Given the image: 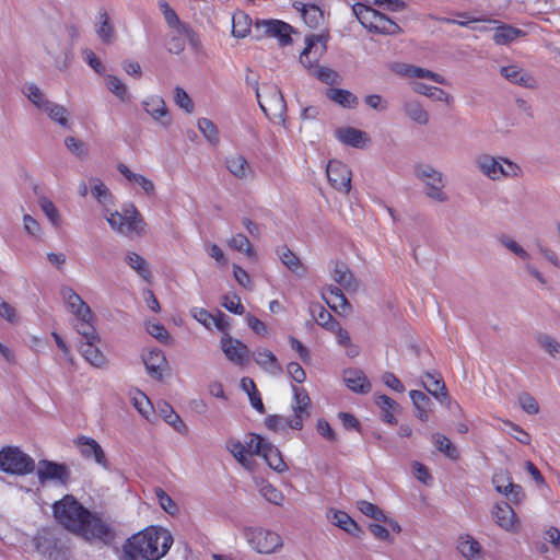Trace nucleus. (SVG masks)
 Returning <instances> with one entry per match:
<instances>
[{"instance_id": "obj_1", "label": "nucleus", "mask_w": 560, "mask_h": 560, "mask_svg": "<svg viewBox=\"0 0 560 560\" xmlns=\"http://www.w3.org/2000/svg\"><path fill=\"white\" fill-rule=\"evenodd\" d=\"M52 509L57 522L74 534L82 535L85 538L100 539L107 537L109 534L108 526L70 494L57 501Z\"/></svg>"}, {"instance_id": "obj_2", "label": "nucleus", "mask_w": 560, "mask_h": 560, "mask_svg": "<svg viewBox=\"0 0 560 560\" xmlns=\"http://www.w3.org/2000/svg\"><path fill=\"white\" fill-rule=\"evenodd\" d=\"M475 165L480 174L491 182L518 179L523 176V168L505 156H494L481 153L476 156Z\"/></svg>"}, {"instance_id": "obj_3", "label": "nucleus", "mask_w": 560, "mask_h": 560, "mask_svg": "<svg viewBox=\"0 0 560 560\" xmlns=\"http://www.w3.org/2000/svg\"><path fill=\"white\" fill-rule=\"evenodd\" d=\"M413 174L424 186V195L439 203L448 201V195L445 192L446 177L443 172L429 163H418L413 167Z\"/></svg>"}, {"instance_id": "obj_4", "label": "nucleus", "mask_w": 560, "mask_h": 560, "mask_svg": "<svg viewBox=\"0 0 560 560\" xmlns=\"http://www.w3.org/2000/svg\"><path fill=\"white\" fill-rule=\"evenodd\" d=\"M174 542L171 532L159 525L142 529V559L160 560L167 555Z\"/></svg>"}, {"instance_id": "obj_5", "label": "nucleus", "mask_w": 560, "mask_h": 560, "mask_svg": "<svg viewBox=\"0 0 560 560\" xmlns=\"http://www.w3.org/2000/svg\"><path fill=\"white\" fill-rule=\"evenodd\" d=\"M352 11L359 22L369 31L394 35L399 32V26L383 13L365 3H355Z\"/></svg>"}, {"instance_id": "obj_6", "label": "nucleus", "mask_w": 560, "mask_h": 560, "mask_svg": "<svg viewBox=\"0 0 560 560\" xmlns=\"http://www.w3.org/2000/svg\"><path fill=\"white\" fill-rule=\"evenodd\" d=\"M256 97L262 112L275 122L283 124L287 104L280 89L275 84H264L256 90Z\"/></svg>"}, {"instance_id": "obj_7", "label": "nucleus", "mask_w": 560, "mask_h": 560, "mask_svg": "<svg viewBox=\"0 0 560 560\" xmlns=\"http://www.w3.org/2000/svg\"><path fill=\"white\" fill-rule=\"evenodd\" d=\"M244 536L250 547L258 553L272 555L283 547L282 537L271 529L262 527H247Z\"/></svg>"}, {"instance_id": "obj_8", "label": "nucleus", "mask_w": 560, "mask_h": 560, "mask_svg": "<svg viewBox=\"0 0 560 560\" xmlns=\"http://www.w3.org/2000/svg\"><path fill=\"white\" fill-rule=\"evenodd\" d=\"M35 468L34 459L16 446H7L0 450V470L10 474L24 476Z\"/></svg>"}, {"instance_id": "obj_9", "label": "nucleus", "mask_w": 560, "mask_h": 560, "mask_svg": "<svg viewBox=\"0 0 560 560\" xmlns=\"http://www.w3.org/2000/svg\"><path fill=\"white\" fill-rule=\"evenodd\" d=\"M247 445L250 450L254 448L255 455L261 456L268 466L277 472H284L288 470V466L284 463L280 451L260 435L250 434Z\"/></svg>"}, {"instance_id": "obj_10", "label": "nucleus", "mask_w": 560, "mask_h": 560, "mask_svg": "<svg viewBox=\"0 0 560 560\" xmlns=\"http://www.w3.org/2000/svg\"><path fill=\"white\" fill-rule=\"evenodd\" d=\"M103 217L112 230L121 235L131 236L132 233L138 231V210L133 206L124 209L121 212L105 209Z\"/></svg>"}, {"instance_id": "obj_11", "label": "nucleus", "mask_w": 560, "mask_h": 560, "mask_svg": "<svg viewBox=\"0 0 560 560\" xmlns=\"http://www.w3.org/2000/svg\"><path fill=\"white\" fill-rule=\"evenodd\" d=\"M186 40L189 42L192 49L198 50L201 47L199 36L187 25L168 28L165 47L171 54H179L184 50Z\"/></svg>"}, {"instance_id": "obj_12", "label": "nucleus", "mask_w": 560, "mask_h": 560, "mask_svg": "<svg viewBox=\"0 0 560 560\" xmlns=\"http://www.w3.org/2000/svg\"><path fill=\"white\" fill-rule=\"evenodd\" d=\"M327 35L311 34L305 37V47L300 55L301 65L308 71L318 66L327 50Z\"/></svg>"}, {"instance_id": "obj_13", "label": "nucleus", "mask_w": 560, "mask_h": 560, "mask_svg": "<svg viewBox=\"0 0 560 560\" xmlns=\"http://www.w3.org/2000/svg\"><path fill=\"white\" fill-rule=\"evenodd\" d=\"M500 244L523 262L524 270L529 277L537 280L540 285H547L548 281L546 277L532 262V255L518 242L510 236H502Z\"/></svg>"}, {"instance_id": "obj_14", "label": "nucleus", "mask_w": 560, "mask_h": 560, "mask_svg": "<svg viewBox=\"0 0 560 560\" xmlns=\"http://www.w3.org/2000/svg\"><path fill=\"white\" fill-rule=\"evenodd\" d=\"M327 178L334 189L341 194H349L351 190V170L338 160H331L326 168Z\"/></svg>"}, {"instance_id": "obj_15", "label": "nucleus", "mask_w": 560, "mask_h": 560, "mask_svg": "<svg viewBox=\"0 0 560 560\" xmlns=\"http://www.w3.org/2000/svg\"><path fill=\"white\" fill-rule=\"evenodd\" d=\"M255 26L256 30L260 32V35L277 38L282 46L292 43L291 34L293 28L285 22L279 20H261L257 21Z\"/></svg>"}, {"instance_id": "obj_16", "label": "nucleus", "mask_w": 560, "mask_h": 560, "mask_svg": "<svg viewBox=\"0 0 560 560\" xmlns=\"http://www.w3.org/2000/svg\"><path fill=\"white\" fill-rule=\"evenodd\" d=\"M293 417L288 424L291 429L301 430L303 427V419L310 415L311 399L304 388L293 386Z\"/></svg>"}, {"instance_id": "obj_17", "label": "nucleus", "mask_w": 560, "mask_h": 560, "mask_svg": "<svg viewBox=\"0 0 560 560\" xmlns=\"http://www.w3.org/2000/svg\"><path fill=\"white\" fill-rule=\"evenodd\" d=\"M37 477L40 483L47 480H54L66 485L70 478V471L63 464L44 459L38 463Z\"/></svg>"}, {"instance_id": "obj_18", "label": "nucleus", "mask_w": 560, "mask_h": 560, "mask_svg": "<svg viewBox=\"0 0 560 560\" xmlns=\"http://www.w3.org/2000/svg\"><path fill=\"white\" fill-rule=\"evenodd\" d=\"M492 517L494 523L502 529L516 533L520 524L514 510L506 502H498L492 508Z\"/></svg>"}, {"instance_id": "obj_19", "label": "nucleus", "mask_w": 560, "mask_h": 560, "mask_svg": "<svg viewBox=\"0 0 560 560\" xmlns=\"http://www.w3.org/2000/svg\"><path fill=\"white\" fill-rule=\"evenodd\" d=\"M500 74L512 84L532 90L538 86L535 77L517 65L502 66L500 68Z\"/></svg>"}, {"instance_id": "obj_20", "label": "nucleus", "mask_w": 560, "mask_h": 560, "mask_svg": "<svg viewBox=\"0 0 560 560\" xmlns=\"http://www.w3.org/2000/svg\"><path fill=\"white\" fill-rule=\"evenodd\" d=\"M77 447L80 451V454L86 459H94V462L101 465L104 468L108 467V462L106 459L105 453L102 446L96 442V440L89 436H79L74 441Z\"/></svg>"}, {"instance_id": "obj_21", "label": "nucleus", "mask_w": 560, "mask_h": 560, "mask_svg": "<svg viewBox=\"0 0 560 560\" xmlns=\"http://www.w3.org/2000/svg\"><path fill=\"white\" fill-rule=\"evenodd\" d=\"M330 277L346 292L353 293L359 290L360 282L346 262L335 261Z\"/></svg>"}, {"instance_id": "obj_22", "label": "nucleus", "mask_w": 560, "mask_h": 560, "mask_svg": "<svg viewBox=\"0 0 560 560\" xmlns=\"http://www.w3.org/2000/svg\"><path fill=\"white\" fill-rule=\"evenodd\" d=\"M221 349L228 360L243 365L248 358V348L245 343L225 334L221 339Z\"/></svg>"}, {"instance_id": "obj_23", "label": "nucleus", "mask_w": 560, "mask_h": 560, "mask_svg": "<svg viewBox=\"0 0 560 560\" xmlns=\"http://www.w3.org/2000/svg\"><path fill=\"white\" fill-rule=\"evenodd\" d=\"M61 296L69 310L77 318L92 317L90 306L81 299V296L70 287L61 289Z\"/></svg>"}, {"instance_id": "obj_24", "label": "nucleus", "mask_w": 560, "mask_h": 560, "mask_svg": "<svg viewBox=\"0 0 560 560\" xmlns=\"http://www.w3.org/2000/svg\"><path fill=\"white\" fill-rule=\"evenodd\" d=\"M225 166L231 175L237 179L247 180L255 176L254 168L242 154L233 153L226 156Z\"/></svg>"}, {"instance_id": "obj_25", "label": "nucleus", "mask_w": 560, "mask_h": 560, "mask_svg": "<svg viewBox=\"0 0 560 560\" xmlns=\"http://www.w3.org/2000/svg\"><path fill=\"white\" fill-rule=\"evenodd\" d=\"M145 112L162 127L167 128L172 122L165 102L159 96H154L144 102Z\"/></svg>"}, {"instance_id": "obj_26", "label": "nucleus", "mask_w": 560, "mask_h": 560, "mask_svg": "<svg viewBox=\"0 0 560 560\" xmlns=\"http://www.w3.org/2000/svg\"><path fill=\"white\" fill-rule=\"evenodd\" d=\"M405 116L419 126H427L430 122V114L423 105L415 98H407L402 102Z\"/></svg>"}, {"instance_id": "obj_27", "label": "nucleus", "mask_w": 560, "mask_h": 560, "mask_svg": "<svg viewBox=\"0 0 560 560\" xmlns=\"http://www.w3.org/2000/svg\"><path fill=\"white\" fill-rule=\"evenodd\" d=\"M335 136L343 144L353 148H364L370 141L369 135L365 131L353 127L339 128L335 131Z\"/></svg>"}, {"instance_id": "obj_28", "label": "nucleus", "mask_w": 560, "mask_h": 560, "mask_svg": "<svg viewBox=\"0 0 560 560\" xmlns=\"http://www.w3.org/2000/svg\"><path fill=\"white\" fill-rule=\"evenodd\" d=\"M148 374L156 381L163 378V372L167 369V361L163 351L153 349L149 352V357L144 361Z\"/></svg>"}, {"instance_id": "obj_29", "label": "nucleus", "mask_w": 560, "mask_h": 560, "mask_svg": "<svg viewBox=\"0 0 560 560\" xmlns=\"http://www.w3.org/2000/svg\"><path fill=\"white\" fill-rule=\"evenodd\" d=\"M226 448L232 454V456L246 469L250 470L254 465L253 455L254 448H249L238 440H229L226 442Z\"/></svg>"}, {"instance_id": "obj_30", "label": "nucleus", "mask_w": 560, "mask_h": 560, "mask_svg": "<svg viewBox=\"0 0 560 560\" xmlns=\"http://www.w3.org/2000/svg\"><path fill=\"white\" fill-rule=\"evenodd\" d=\"M457 549L466 560H483V548L471 535L460 536Z\"/></svg>"}, {"instance_id": "obj_31", "label": "nucleus", "mask_w": 560, "mask_h": 560, "mask_svg": "<svg viewBox=\"0 0 560 560\" xmlns=\"http://www.w3.org/2000/svg\"><path fill=\"white\" fill-rule=\"evenodd\" d=\"M253 360L258 366L271 375H279L282 373V368L277 357L268 349H257L253 353Z\"/></svg>"}, {"instance_id": "obj_32", "label": "nucleus", "mask_w": 560, "mask_h": 560, "mask_svg": "<svg viewBox=\"0 0 560 560\" xmlns=\"http://www.w3.org/2000/svg\"><path fill=\"white\" fill-rule=\"evenodd\" d=\"M343 382L354 393L365 394L371 390V383L365 374L357 369H349L343 372Z\"/></svg>"}, {"instance_id": "obj_33", "label": "nucleus", "mask_w": 560, "mask_h": 560, "mask_svg": "<svg viewBox=\"0 0 560 560\" xmlns=\"http://www.w3.org/2000/svg\"><path fill=\"white\" fill-rule=\"evenodd\" d=\"M293 7L301 12L305 24H307L311 28H316L322 24L324 14L319 7L315 4H305L299 1H295Z\"/></svg>"}, {"instance_id": "obj_34", "label": "nucleus", "mask_w": 560, "mask_h": 560, "mask_svg": "<svg viewBox=\"0 0 560 560\" xmlns=\"http://www.w3.org/2000/svg\"><path fill=\"white\" fill-rule=\"evenodd\" d=\"M412 90L418 94L424 95L433 101L441 102L446 105H452L454 102V98L451 94L436 86L427 85L421 82H415L412 84Z\"/></svg>"}, {"instance_id": "obj_35", "label": "nucleus", "mask_w": 560, "mask_h": 560, "mask_svg": "<svg viewBox=\"0 0 560 560\" xmlns=\"http://www.w3.org/2000/svg\"><path fill=\"white\" fill-rule=\"evenodd\" d=\"M534 339L541 351L551 359L560 361V341L556 337L547 332H538Z\"/></svg>"}, {"instance_id": "obj_36", "label": "nucleus", "mask_w": 560, "mask_h": 560, "mask_svg": "<svg viewBox=\"0 0 560 560\" xmlns=\"http://www.w3.org/2000/svg\"><path fill=\"white\" fill-rule=\"evenodd\" d=\"M96 342L97 341H81L79 350L91 365L102 368L106 364V357L96 347Z\"/></svg>"}, {"instance_id": "obj_37", "label": "nucleus", "mask_w": 560, "mask_h": 560, "mask_svg": "<svg viewBox=\"0 0 560 560\" xmlns=\"http://www.w3.org/2000/svg\"><path fill=\"white\" fill-rule=\"evenodd\" d=\"M24 96L39 110H44L51 101H49L45 93L33 82H26L22 86Z\"/></svg>"}, {"instance_id": "obj_38", "label": "nucleus", "mask_w": 560, "mask_h": 560, "mask_svg": "<svg viewBox=\"0 0 560 560\" xmlns=\"http://www.w3.org/2000/svg\"><path fill=\"white\" fill-rule=\"evenodd\" d=\"M425 381H423L424 388L433 395L436 399L441 401L447 400L451 404V400L447 395V390L445 384L441 377H435L431 373H425Z\"/></svg>"}, {"instance_id": "obj_39", "label": "nucleus", "mask_w": 560, "mask_h": 560, "mask_svg": "<svg viewBox=\"0 0 560 560\" xmlns=\"http://www.w3.org/2000/svg\"><path fill=\"white\" fill-rule=\"evenodd\" d=\"M279 257L282 264L285 267H288L292 272H294L299 277L305 276V268L302 261L288 247L283 246L279 249Z\"/></svg>"}, {"instance_id": "obj_40", "label": "nucleus", "mask_w": 560, "mask_h": 560, "mask_svg": "<svg viewBox=\"0 0 560 560\" xmlns=\"http://www.w3.org/2000/svg\"><path fill=\"white\" fill-rule=\"evenodd\" d=\"M252 20L243 11H237L232 18V34L237 38H244L249 34Z\"/></svg>"}, {"instance_id": "obj_41", "label": "nucleus", "mask_w": 560, "mask_h": 560, "mask_svg": "<svg viewBox=\"0 0 560 560\" xmlns=\"http://www.w3.org/2000/svg\"><path fill=\"white\" fill-rule=\"evenodd\" d=\"M145 331L162 345H171L172 337L164 325L153 319H147L144 323Z\"/></svg>"}, {"instance_id": "obj_42", "label": "nucleus", "mask_w": 560, "mask_h": 560, "mask_svg": "<svg viewBox=\"0 0 560 560\" xmlns=\"http://www.w3.org/2000/svg\"><path fill=\"white\" fill-rule=\"evenodd\" d=\"M326 95L342 107L353 108L358 105V97L348 90L330 89L326 92Z\"/></svg>"}, {"instance_id": "obj_43", "label": "nucleus", "mask_w": 560, "mask_h": 560, "mask_svg": "<svg viewBox=\"0 0 560 560\" xmlns=\"http://www.w3.org/2000/svg\"><path fill=\"white\" fill-rule=\"evenodd\" d=\"M47 116L58 124L62 128H69V112L68 109L55 102H50L49 105L46 106V108L43 110Z\"/></svg>"}, {"instance_id": "obj_44", "label": "nucleus", "mask_w": 560, "mask_h": 560, "mask_svg": "<svg viewBox=\"0 0 560 560\" xmlns=\"http://www.w3.org/2000/svg\"><path fill=\"white\" fill-rule=\"evenodd\" d=\"M432 442L434 446L450 459L457 460L459 458V452L457 447L445 435L441 433H434L432 435Z\"/></svg>"}, {"instance_id": "obj_45", "label": "nucleus", "mask_w": 560, "mask_h": 560, "mask_svg": "<svg viewBox=\"0 0 560 560\" xmlns=\"http://www.w3.org/2000/svg\"><path fill=\"white\" fill-rule=\"evenodd\" d=\"M522 35H524L522 30L512 27L510 25H501L495 28L493 34V42L497 45H508Z\"/></svg>"}, {"instance_id": "obj_46", "label": "nucleus", "mask_w": 560, "mask_h": 560, "mask_svg": "<svg viewBox=\"0 0 560 560\" xmlns=\"http://www.w3.org/2000/svg\"><path fill=\"white\" fill-rule=\"evenodd\" d=\"M375 404L382 410L383 420L389 424H395L396 418L394 416V410L397 408V404L386 395L375 396Z\"/></svg>"}, {"instance_id": "obj_47", "label": "nucleus", "mask_w": 560, "mask_h": 560, "mask_svg": "<svg viewBox=\"0 0 560 560\" xmlns=\"http://www.w3.org/2000/svg\"><path fill=\"white\" fill-rule=\"evenodd\" d=\"M310 312L317 325L324 327L327 330H329L332 325L337 323L332 315L318 303L312 304L310 306Z\"/></svg>"}, {"instance_id": "obj_48", "label": "nucleus", "mask_w": 560, "mask_h": 560, "mask_svg": "<svg viewBox=\"0 0 560 560\" xmlns=\"http://www.w3.org/2000/svg\"><path fill=\"white\" fill-rule=\"evenodd\" d=\"M105 84L108 91L117 96L120 101L126 102L129 100L128 89L119 78L107 74L105 77Z\"/></svg>"}, {"instance_id": "obj_49", "label": "nucleus", "mask_w": 560, "mask_h": 560, "mask_svg": "<svg viewBox=\"0 0 560 560\" xmlns=\"http://www.w3.org/2000/svg\"><path fill=\"white\" fill-rule=\"evenodd\" d=\"M330 520L334 525L351 535H357V532L359 530L357 523L345 512H334Z\"/></svg>"}, {"instance_id": "obj_50", "label": "nucleus", "mask_w": 560, "mask_h": 560, "mask_svg": "<svg viewBox=\"0 0 560 560\" xmlns=\"http://www.w3.org/2000/svg\"><path fill=\"white\" fill-rule=\"evenodd\" d=\"M140 533L133 534L122 546L121 560H139L140 558Z\"/></svg>"}, {"instance_id": "obj_51", "label": "nucleus", "mask_w": 560, "mask_h": 560, "mask_svg": "<svg viewBox=\"0 0 560 560\" xmlns=\"http://www.w3.org/2000/svg\"><path fill=\"white\" fill-rule=\"evenodd\" d=\"M91 192L103 207L112 203V194L109 189L97 178L91 180Z\"/></svg>"}, {"instance_id": "obj_52", "label": "nucleus", "mask_w": 560, "mask_h": 560, "mask_svg": "<svg viewBox=\"0 0 560 560\" xmlns=\"http://www.w3.org/2000/svg\"><path fill=\"white\" fill-rule=\"evenodd\" d=\"M75 329L82 336V341H98L95 328L92 325L93 316L90 318H77Z\"/></svg>"}, {"instance_id": "obj_53", "label": "nucleus", "mask_w": 560, "mask_h": 560, "mask_svg": "<svg viewBox=\"0 0 560 560\" xmlns=\"http://www.w3.org/2000/svg\"><path fill=\"white\" fill-rule=\"evenodd\" d=\"M199 131L211 143L218 144L219 133L217 126L208 118H200L197 122Z\"/></svg>"}, {"instance_id": "obj_54", "label": "nucleus", "mask_w": 560, "mask_h": 560, "mask_svg": "<svg viewBox=\"0 0 560 560\" xmlns=\"http://www.w3.org/2000/svg\"><path fill=\"white\" fill-rule=\"evenodd\" d=\"M229 246L237 252H243L247 257L255 256V250L249 240L243 234H236L229 241Z\"/></svg>"}, {"instance_id": "obj_55", "label": "nucleus", "mask_w": 560, "mask_h": 560, "mask_svg": "<svg viewBox=\"0 0 560 560\" xmlns=\"http://www.w3.org/2000/svg\"><path fill=\"white\" fill-rule=\"evenodd\" d=\"M358 509L366 516L378 521V522H386L387 516L384 514V512L376 506L375 504L368 502V501H359L358 502Z\"/></svg>"}, {"instance_id": "obj_56", "label": "nucleus", "mask_w": 560, "mask_h": 560, "mask_svg": "<svg viewBox=\"0 0 560 560\" xmlns=\"http://www.w3.org/2000/svg\"><path fill=\"white\" fill-rule=\"evenodd\" d=\"M174 102L179 108H182L186 113L191 114L194 112L195 106L191 97L180 86H176L174 89Z\"/></svg>"}, {"instance_id": "obj_57", "label": "nucleus", "mask_w": 560, "mask_h": 560, "mask_svg": "<svg viewBox=\"0 0 560 560\" xmlns=\"http://www.w3.org/2000/svg\"><path fill=\"white\" fill-rule=\"evenodd\" d=\"M154 493L160 506L168 514L175 515L178 511L176 503L172 500V498L162 489L155 488Z\"/></svg>"}, {"instance_id": "obj_58", "label": "nucleus", "mask_w": 560, "mask_h": 560, "mask_svg": "<svg viewBox=\"0 0 560 560\" xmlns=\"http://www.w3.org/2000/svg\"><path fill=\"white\" fill-rule=\"evenodd\" d=\"M65 145L72 154L79 159H85L88 156L86 144L75 137H67L65 139Z\"/></svg>"}, {"instance_id": "obj_59", "label": "nucleus", "mask_w": 560, "mask_h": 560, "mask_svg": "<svg viewBox=\"0 0 560 560\" xmlns=\"http://www.w3.org/2000/svg\"><path fill=\"white\" fill-rule=\"evenodd\" d=\"M492 482L495 490L504 495H509L510 488L514 485L512 478L506 471H499L493 475Z\"/></svg>"}, {"instance_id": "obj_60", "label": "nucleus", "mask_w": 560, "mask_h": 560, "mask_svg": "<svg viewBox=\"0 0 560 560\" xmlns=\"http://www.w3.org/2000/svg\"><path fill=\"white\" fill-rule=\"evenodd\" d=\"M259 492L268 502L276 505H281L284 500L282 492L270 483L261 485Z\"/></svg>"}, {"instance_id": "obj_61", "label": "nucleus", "mask_w": 560, "mask_h": 560, "mask_svg": "<svg viewBox=\"0 0 560 560\" xmlns=\"http://www.w3.org/2000/svg\"><path fill=\"white\" fill-rule=\"evenodd\" d=\"M409 78H425L439 84L447 83L446 79L443 75L417 66H412Z\"/></svg>"}, {"instance_id": "obj_62", "label": "nucleus", "mask_w": 560, "mask_h": 560, "mask_svg": "<svg viewBox=\"0 0 560 560\" xmlns=\"http://www.w3.org/2000/svg\"><path fill=\"white\" fill-rule=\"evenodd\" d=\"M100 23L101 25L96 28V33L105 43H109L114 37V28L108 22L106 12H100Z\"/></svg>"}, {"instance_id": "obj_63", "label": "nucleus", "mask_w": 560, "mask_h": 560, "mask_svg": "<svg viewBox=\"0 0 560 560\" xmlns=\"http://www.w3.org/2000/svg\"><path fill=\"white\" fill-rule=\"evenodd\" d=\"M310 71L314 77L327 84H334L338 79V73L327 67L316 66Z\"/></svg>"}, {"instance_id": "obj_64", "label": "nucleus", "mask_w": 560, "mask_h": 560, "mask_svg": "<svg viewBox=\"0 0 560 560\" xmlns=\"http://www.w3.org/2000/svg\"><path fill=\"white\" fill-rule=\"evenodd\" d=\"M518 404L528 415H537L539 412V405L537 400L527 393L518 395Z\"/></svg>"}]
</instances>
